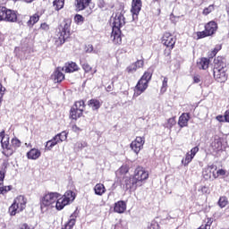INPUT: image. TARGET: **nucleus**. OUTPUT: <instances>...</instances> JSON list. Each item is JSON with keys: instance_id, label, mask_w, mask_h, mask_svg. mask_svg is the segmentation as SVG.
<instances>
[{"instance_id": "f257e3e1", "label": "nucleus", "mask_w": 229, "mask_h": 229, "mask_svg": "<svg viewBox=\"0 0 229 229\" xmlns=\"http://www.w3.org/2000/svg\"><path fill=\"white\" fill-rule=\"evenodd\" d=\"M153 77V70L148 69L141 78L137 82L136 86L134 87V94L133 98H139L140 94H143V92H146V89H148L149 85V81H151V78Z\"/></svg>"}, {"instance_id": "f03ea898", "label": "nucleus", "mask_w": 229, "mask_h": 229, "mask_svg": "<svg viewBox=\"0 0 229 229\" xmlns=\"http://www.w3.org/2000/svg\"><path fill=\"white\" fill-rule=\"evenodd\" d=\"M71 24H72V19L71 18H64L63 22L60 23L57 27L58 30V40L60 46L65 44V40L71 38Z\"/></svg>"}, {"instance_id": "7ed1b4c3", "label": "nucleus", "mask_w": 229, "mask_h": 229, "mask_svg": "<svg viewBox=\"0 0 229 229\" xmlns=\"http://www.w3.org/2000/svg\"><path fill=\"white\" fill-rule=\"evenodd\" d=\"M60 198V193L58 192H49L45 194L40 199V208L41 210H47V208H56V203Z\"/></svg>"}, {"instance_id": "20e7f679", "label": "nucleus", "mask_w": 229, "mask_h": 229, "mask_svg": "<svg viewBox=\"0 0 229 229\" xmlns=\"http://www.w3.org/2000/svg\"><path fill=\"white\" fill-rule=\"evenodd\" d=\"M218 29L219 26L217 25V22H216L215 21H208L204 25V30L196 32L197 40H201V38H207V37H214V35L217 33Z\"/></svg>"}, {"instance_id": "39448f33", "label": "nucleus", "mask_w": 229, "mask_h": 229, "mask_svg": "<svg viewBox=\"0 0 229 229\" xmlns=\"http://www.w3.org/2000/svg\"><path fill=\"white\" fill-rule=\"evenodd\" d=\"M149 178V173L146 171L142 166H138L134 171V176L132 177V187H140L142 182Z\"/></svg>"}, {"instance_id": "423d86ee", "label": "nucleus", "mask_w": 229, "mask_h": 229, "mask_svg": "<svg viewBox=\"0 0 229 229\" xmlns=\"http://www.w3.org/2000/svg\"><path fill=\"white\" fill-rule=\"evenodd\" d=\"M17 13L6 6H0V21L17 22Z\"/></svg>"}, {"instance_id": "0eeeda50", "label": "nucleus", "mask_w": 229, "mask_h": 229, "mask_svg": "<svg viewBox=\"0 0 229 229\" xmlns=\"http://www.w3.org/2000/svg\"><path fill=\"white\" fill-rule=\"evenodd\" d=\"M26 208V199L24 196L20 195L14 199L13 204L9 208V212L11 216H15L19 212H22Z\"/></svg>"}, {"instance_id": "6e6552de", "label": "nucleus", "mask_w": 229, "mask_h": 229, "mask_svg": "<svg viewBox=\"0 0 229 229\" xmlns=\"http://www.w3.org/2000/svg\"><path fill=\"white\" fill-rule=\"evenodd\" d=\"M76 196H74V192L72 191H67L62 198L56 202V210H63L66 205L69 203H72V200L75 199Z\"/></svg>"}, {"instance_id": "1a4fd4ad", "label": "nucleus", "mask_w": 229, "mask_h": 229, "mask_svg": "<svg viewBox=\"0 0 229 229\" xmlns=\"http://www.w3.org/2000/svg\"><path fill=\"white\" fill-rule=\"evenodd\" d=\"M161 44L167 49H174V46H176V38L174 35L171 34V32L165 31L161 37Z\"/></svg>"}, {"instance_id": "9d476101", "label": "nucleus", "mask_w": 229, "mask_h": 229, "mask_svg": "<svg viewBox=\"0 0 229 229\" xmlns=\"http://www.w3.org/2000/svg\"><path fill=\"white\" fill-rule=\"evenodd\" d=\"M126 24V18H124V5L122 6V11L116 13L114 17L113 30H121Z\"/></svg>"}, {"instance_id": "9b49d317", "label": "nucleus", "mask_w": 229, "mask_h": 229, "mask_svg": "<svg viewBox=\"0 0 229 229\" xmlns=\"http://www.w3.org/2000/svg\"><path fill=\"white\" fill-rule=\"evenodd\" d=\"M226 68H213V78L217 83H225L228 80V73Z\"/></svg>"}, {"instance_id": "f8f14e48", "label": "nucleus", "mask_w": 229, "mask_h": 229, "mask_svg": "<svg viewBox=\"0 0 229 229\" xmlns=\"http://www.w3.org/2000/svg\"><path fill=\"white\" fill-rule=\"evenodd\" d=\"M140 10H142V0H132L131 13L132 15V20L139 19V14L140 13Z\"/></svg>"}, {"instance_id": "ddd939ff", "label": "nucleus", "mask_w": 229, "mask_h": 229, "mask_svg": "<svg viewBox=\"0 0 229 229\" xmlns=\"http://www.w3.org/2000/svg\"><path fill=\"white\" fill-rule=\"evenodd\" d=\"M62 71H64V68L58 66L52 73L51 80H53L55 83H62L64 80H65V74H64Z\"/></svg>"}, {"instance_id": "4468645a", "label": "nucleus", "mask_w": 229, "mask_h": 229, "mask_svg": "<svg viewBox=\"0 0 229 229\" xmlns=\"http://www.w3.org/2000/svg\"><path fill=\"white\" fill-rule=\"evenodd\" d=\"M198 151H199V148L198 147H194L193 148H191V152H188L185 158L182 160V164H183V165H189V164L192 162V158L196 157V153H198Z\"/></svg>"}, {"instance_id": "2eb2a0df", "label": "nucleus", "mask_w": 229, "mask_h": 229, "mask_svg": "<svg viewBox=\"0 0 229 229\" xmlns=\"http://www.w3.org/2000/svg\"><path fill=\"white\" fill-rule=\"evenodd\" d=\"M121 30L113 29L111 33V38H113V44L115 46H121L123 44V38L121 37Z\"/></svg>"}, {"instance_id": "dca6fc26", "label": "nucleus", "mask_w": 229, "mask_h": 229, "mask_svg": "<svg viewBox=\"0 0 229 229\" xmlns=\"http://www.w3.org/2000/svg\"><path fill=\"white\" fill-rule=\"evenodd\" d=\"M64 69V72L66 73H72V72H76L80 71V66L75 62H67L64 64V66L62 67Z\"/></svg>"}, {"instance_id": "f3484780", "label": "nucleus", "mask_w": 229, "mask_h": 229, "mask_svg": "<svg viewBox=\"0 0 229 229\" xmlns=\"http://www.w3.org/2000/svg\"><path fill=\"white\" fill-rule=\"evenodd\" d=\"M67 140V132L62 131L61 133L55 135L51 140H48L47 144H60Z\"/></svg>"}, {"instance_id": "a211bd4d", "label": "nucleus", "mask_w": 229, "mask_h": 229, "mask_svg": "<svg viewBox=\"0 0 229 229\" xmlns=\"http://www.w3.org/2000/svg\"><path fill=\"white\" fill-rule=\"evenodd\" d=\"M92 0H75V8L77 12H83L90 6Z\"/></svg>"}, {"instance_id": "6ab92c4d", "label": "nucleus", "mask_w": 229, "mask_h": 229, "mask_svg": "<svg viewBox=\"0 0 229 229\" xmlns=\"http://www.w3.org/2000/svg\"><path fill=\"white\" fill-rule=\"evenodd\" d=\"M189 121H191V114L190 113H182L179 116L178 124L180 128H185L189 126Z\"/></svg>"}, {"instance_id": "aec40b11", "label": "nucleus", "mask_w": 229, "mask_h": 229, "mask_svg": "<svg viewBox=\"0 0 229 229\" xmlns=\"http://www.w3.org/2000/svg\"><path fill=\"white\" fill-rule=\"evenodd\" d=\"M213 69H226V58L218 55L214 59Z\"/></svg>"}, {"instance_id": "412c9836", "label": "nucleus", "mask_w": 229, "mask_h": 229, "mask_svg": "<svg viewBox=\"0 0 229 229\" xmlns=\"http://www.w3.org/2000/svg\"><path fill=\"white\" fill-rule=\"evenodd\" d=\"M210 65V59L207 57H200L197 61V67L199 71H207Z\"/></svg>"}, {"instance_id": "4be33fe9", "label": "nucleus", "mask_w": 229, "mask_h": 229, "mask_svg": "<svg viewBox=\"0 0 229 229\" xmlns=\"http://www.w3.org/2000/svg\"><path fill=\"white\" fill-rule=\"evenodd\" d=\"M2 153L5 157H12L13 155V152L15 151V148L13 144H2Z\"/></svg>"}, {"instance_id": "5701e85b", "label": "nucleus", "mask_w": 229, "mask_h": 229, "mask_svg": "<svg viewBox=\"0 0 229 229\" xmlns=\"http://www.w3.org/2000/svg\"><path fill=\"white\" fill-rule=\"evenodd\" d=\"M88 106L94 112H98L101 108V101L98 98H91L88 101Z\"/></svg>"}, {"instance_id": "b1692460", "label": "nucleus", "mask_w": 229, "mask_h": 229, "mask_svg": "<svg viewBox=\"0 0 229 229\" xmlns=\"http://www.w3.org/2000/svg\"><path fill=\"white\" fill-rule=\"evenodd\" d=\"M114 210L116 214H124L126 211V202H124V200H119L114 203Z\"/></svg>"}, {"instance_id": "393cba45", "label": "nucleus", "mask_w": 229, "mask_h": 229, "mask_svg": "<svg viewBox=\"0 0 229 229\" xmlns=\"http://www.w3.org/2000/svg\"><path fill=\"white\" fill-rule=\"evenodd\" d=\"M83 116V111H81L80 109H77L74 106H72L70 110V117L71 119H73L74 121H78L80 117Z\"/></svg>"}, {"instance_id": "a878e982", "label": "nucleus", "mask_w": 229, "mask_h": 229, "mask_svg": "<svg viewBox=\"0 0 229 229\" xmlns=\"http://www.w3.org/2000/svg\"><path fill=\"white\" fill-rule=\"evenodd\" d=\"M40 150L37 148H32L27 153V157L30 160H37L38 158H40Z\"/></svg>"}, {"instance_id": "bb28decb", "label": "nucleus", "mask_w": 229, "mask_h": 229, "mask_svg": "<svg viewBox=\"0 0 229 229\" xmlns=\"http://www.w3.org/2000/svg\"><path fill=\"white\" fill-rule=\"evenodd\" d=\"M40 21V14L38 13H34L30 17V20L27 21V26L29 28H33V25L37 24Z\"/></svg>"}, {"instance_id": "cd10ccee", "label": "nucleus", "mask_w": 229, "mask_h": 229, "mask_svg": "<svg viewBox=\"0 0 229 229\" xmlns=\"http://www.w3.org/2000/svg\"><path fill=\"white\" fill-rule=\"evenodd\" d=\"M95 194L97 196H103L105 192H106V189L105 188V185L102 183H98L94 187Z\"/></svg>"}, {"instance_id": "c85d7f7f", "label": "nucleus", "mask_w": 229, "mask_h": 229, "mask_svg": "<svg viewBox=\"0 0 229 229\" xmlns=\"http://www.w3.org/2000/svg\"><path fill=\"white\" fill-rule=\"evenodd\" d=\"M98 8H101V10H110L115 5L114 4H109L105 0H98Z\"/></svg>"}, {"instance_id": "c756f323", "label": "nucleus", "mask_w": 229, "mask_h": 229, "mask_svg": "<svg viewBox=\"0 0 229 229\" xmlns=\"http://www.w3.org/2000/svg\"><path fill=\"white\" fill-rule=\"evenodd\" d=\"M72 106L73 108H77V110H81V112H85L87 105L85 104L84 100L81 99L75 101Z\"/></svg>"}, {"instance_id": "7c9ffc66", "label": "nucleus", "mask_w": 229, "mask_h": 229, "mask_svg": "<svg viewBox=\"0 0 229 229\" xmlns=\"http://www.w3.org/2000/svg\"><path fill=\"white\" fill-rule=\"evenodd\" d=\"M65 5V0H54L53 1V6L55 10V12H60L62 8Z\"/></svg>"}, {"instance_id": "2f4dec72", "label": "nucleus", "mask_w": 229, "mask_h": 229, "mask_svg": "<svg viewBox=\"0 0 229 229\" xmlns=\"http://www.w3.org/2000/svg\"><path fill=\"white\" fill-rule=\"evenodd\" d=\"M0 144H10V136L4 131L0 132Z\"/></svg>"}, {"instance_id": "473e14b6", "label": "nucleus", "mask_w": 229, "mask_h": 229, "mask_svg": "<svg viewBox=\"0 0 229 229\" xmlns=\"http://www.w3.org/2000/svg\"><path fill=\"white\" fill-rule=\"evenodd\" d=\"M214 10H216V5L214 4H209L208 7H205L203 9L202 15L207 17V15H210V13H212V12H214Z\"/></svg>"}, {"instance_id": "72a5a7b5", "label": "nucleus", "mask_w": 229, "mask_h": 229, "mask_svg": "<svg viewBox=\"0 0 229 229\" xmlns=\"http://www.w3.org/2000/svg\"><path fill=\"white\" fill-rule=\"evenodd\" d=\"M76 225V213H73L71 216L70 220L68 221V223L65 225V226L67 228L72 229V226H74Z\"/></svg>"}, {"instance_id": "f704fd0d", "label": "nucleus", "mask_w": 229, "mask_h": 229, "mask_svg": "<svg viewBox=\"0 0 229 229\" xmlns=\"http://www.w3.org/2000/svg\"><path fill=\"white\" fill-rule=\"evenodd\" d=\"M125 189H132L133 191L137 189V187L133 186V177L125 179Z\"/></svg>"}, {"instance_id": "c9c22d12", "label": "nucleus", "mask_w": 229, "mask_h": 229, "mask_svg": "<svg viewBox=\"0 0 229 229\" xmlns=\"http://www.w3.org/2000/svg\"><path fill=\"white\" fill-rule=\"evenodd\" d=\"M226 205H228V198L225 196L220 197L218 200V207H220V208H225Z\"/></svg>"}, {"instance_id": "e433bc0d", "label": "nucleus", "mask_w": 229, "mask_h": 229, "mask_svg": "<svg viewBox=\"0 0 229 229\" xmlns=\"http://www.w3.org/2000/svg\"><path fill=\"white\" fill-rule=\"evenodd\" d=\"M128 171H130L128 165H123L116 172V176H119V174H126Z\"/></svg>"}, {"instance_id": "4c0bfd02", "label": "nucleus", "mask_w": 229, "mask_h": 229, "mask_svg": "<svg viewBox=\"0 0 229 229\" xmlns=\"http://www.w3.org/2000/svg\"><path fill=\"white\" fill-rule=\"evenodd\" d=\"M176 124V117L174 116L172 118H169L165 123V128H168V130H171L173 126H175Z\"/></svg>"}, {"instance_id": "58836bf2", "label": "nucleus", "mask_w": 229, "mask_h": 229, "mask_svg": "<svg viewBox=\"0 0 229 229\" xmlns=\"http://www.w3.org/2000/svg\"><path fill=\"white\" fill-rule=\"evenodd\" d=\"M74 22L76 24H83V22H85V18L81 14H75Z\"/></svg>"}, {"instance_id": "ea45409f", "label": "nucleus", "mask_w": 229, "mask_h": 229, "mask_svg": "<svg viewBox=\"0 0 229 229\" xmlns=\"http://www.w3.org/2000/svg\"><path fill=\"white\" fill-rule=\"evenodd\" d=\"M126 72H128V74H133V72H137V66L132 63L126 68Z\"/></svg>"}, {"instance_id": "a19ab883", "label": "nucleus", "mask_w": 229, "mask_h": 229, "mask_svg": "<svg viewBox=\"0 0 229 229\" xmlns=\"http://www.w3.org/2000/svg\"><path fill=\"white\" fill-rule=\"evenodd\" d=\"M212 167L208 166L206 168V170L203 172V176L206 178V180H208V178H212Z\"/></svg>"}, {"instance_id": "79ce46f5", "label": "nucleus", "mask_w": 229, "mask_h": 229, "mask_svg": "<svg viewBox=\"0 0 229 229\" xmlns=\"http://www.w3.org/2000/svg\"><path fill=\"white\" fill-rule=\"evenodd\" d=\"M131 149H132V151H134V153L139 154V152L140 151V149H142V145H137V144H131L130 145Z\"/></svg>"}, {"instance_id": "37998d69", "label": "nucleus", "mask_w": 229, "mask_h": 229, "mask_svg": "<svg viewBox=\"0 0 229 229\" xmlns=\"http://www.w3.org/2000/svg\"><path fill=\"white\" fill-rule=\"evenodd\" d=\"M169 81V79L167 77H164L162 87H161V92H166L167 91V83Z\"/></svg>"}, {"instance_id": "c03bdc74", "label": "nucleus", "mask_w": 229, "mask_h": 229, "mask_svg": "<svg viewBox=\"0 0 229 229\" xmlns=\"http://www.w3.org/2000/svg\"><path fill=\"white\" fill-rule=\"evenodd\" d=\"M133 64L136 66V69H142L144 67V59L137 60Z\"/></svg>"}, {"instance_id": "a18cd8bd", "label": "nucleus", "mask_w": 229, "mask_h": 229, "mask_svg": "<svg viewBox=\"0 0 229 229\" xmlns=\"http://www.w3.org/2000/svg\"><path fill=\"white\" fill-rule=\"evenodd\" d=\"M82 69L85 72H92V66L89 64L88 63H84L82 64Z\"/></svg>"}, {"instance_id": "49530a36", "label": "nucleus", "mask_w": 229, "mask_h": 229, "mask_svg": "<svg viewBox=\"0 0 229 229\" xmlns=\"http://www.w3.org/2000/svg\"><path fill=\"white\" fill-rule=\"evenodd\" d=\"M226 174V171L224 169H219L216 174H213V178H217L218 176H225Z\"/></svg>"}, {"instance_id": "de8ad7c7", "label": "nucleus", "mask_w": 229, "mask_h": 229, "mask_svg": "<svg viewBox=\"0 0 229 229\" xmlns=\"http://www.w3.org/2000/svg\"><path fill=\"white\" fill-rule=\"evenodd\" d=\"M134 142H135V144H144L146 142V138H144V137H136Z\"/></svg>"}, {"instance_id": "09e8293b", "label": "nucleus", "mask_w": 229, "mask_h": 229, "mask_svg": "<svg viewBox=\"0 0 229 229\" xmlns=\"http://www.w3.org/2000/svg\"><path fill=\"white\" fill-rule=\"evenodd\" d=\"M199 192H201L202 194H208L209 191H208V187L207 186H201L199 189Z\"/></svg>"}, {"instance_id": "8fccbe9b", "label": "nucleus", "mask_w": 229, "mask_h": 229, "mask_svg": "<svg viewBox=\"0 0 229 229\" xmlns=\"http://www.w3.org/2000/svg\"><path fill=\"white\" fill-rule=\"evenodd\" d=\"M10 191V186L0 187V194H6Z\"/></svg>"}, {"instance_id": "3c124183", "label": "nucleus", "mask_w": 229, "mask_h": 229, "mask_svg": "<svg viewBox=\"0 0 229 229\" xmlns=\"http://www.w3.org/2000/svg\"><path fill=\"white\" fill-rule=\"evenodd\" d=\"M40 30H43V31H49V24L46 22L41 23Z\"/></svg>"}, {"instance_id": "603ef678", "label": "nucleus", "mask_w": 229, "mask_h": 229, "mask_svg": "<svg viewBox=\"0 0 229 229\" xmlns=\"http://www.w3.org/2000/svg\"><path fill=\"white\" fill-rule=\"evenodd\" d=\"M193 83H201V76L194 75L193 76Z\"/></svg>"}, {"instance_id": "864d4df0", "label": "nucleus", "mask_w": 229, "mask_h": 229, "mask_svg": "<svg viewBox=\"0 0 229 229\" xmlns=\"http://www.w3.org/2000/svg\"><path fill=\"white\" fill-rule=\"evenodd\" d=\"M172 51H173V49H171V48L165 49V51H164L165 56H166L167 58H171Z\"/></svg>"}, {"instance_id": "5fc2aeb1", "label": "nucleus", "mask_w": 229, "mask_h": 229, "mask_svg": "<svg viewBox=\"0 0 229 229\" xmlns=\"http://www.w3.org/2000/svg\"><path fill=\"white\" fill-rule=\"evenodd\" d=\"M222 48H223V47L221 45H216L212 51L216 55H217V53H219V50L222 49Z\"/></svg>"}, {"instance_id": "6e6d98bb", "label": "nucleus", "mask_w": 229, "mask_h": 229, "mask_svg": "<svg viewBox=\"0 0 229 229\" xmlns=\"http://www.w3.org/2000/svg\"><path fill=\"white\" fill-rule=\"evenodd\" d=\"M149 229H160V225H158V223L153 222V223L150 225Z\"/></svg>"}, {"instance_id": "4d7b16f0", "label": "nucleus", "mask_w": 229, "mask_h": 229, "mask_svg": "<svg viewBox=\"0 0 229 229\" xmlns=\"http://www.w3.org/2000/svg\"><path fill=\"white\" fill-rule=\"evenodd\" d=\"M4 182V171H0V185H3Z\"/></svg>"}, {"instance_id": "13d9d810", "label": "nucleus", "mask_w": 229, "mask_h": 229, "mask_svg": "<svg viewBox=\"0 0 229 229\" xmlns=\"http://www.w3.org/2000/svg\"><path fill=\"white\" fill-rule=\"evenodd\" d=\"M216 121H218V123H225V116H223V114H218L216 117Z\"/></svg>"}, {"instance_id": "bf43d9fd", "label": "nucleus", "mask_w": 229, "mask_h": 229, "mask_svg": "<svg viewBox=\"0 0 229 229\" xmlns=\"http://www.w3.org/2000/svg\"><path fill=\"white\" fill-rule=\"evenodd\" d=\"M224 119L225 123H229V109L225 112Z\"/></svg>"}, {"instance_id": "052dcab7", "label": "nucleus", "mask_w": 229, "mask_h": 229, "mask_svg": "<svg viewBox=\"0 0 229 229\" xmlns=\"http://www.w3.org/2000/svg\"><path fill=\"white\" fill-rule=\"evenodd\" d=\"M72 131L78 132V131H81V129H80V127H78V125L74 124L72 127Z\"/></svg>"}, {"instance_id": "680f3d73", "label": "nucleus", "mask_w": 229, "mask_h": 229, "mask_svg": "<svg viewBox=\"0 0 229 229\" xmlns=\"http://www.w3.org/2000/svg\"><path fill=\"white\" fill-rule=\"evenodd\" d=\"M6 92V88L3 86V83L0 82V94H4Z\"/></svg>"}, {"instance_id": "e2e57ef3", "label": "nucleus", "mask_w": 229, "mask_h": 229, "mask_svg": "<svg viewBox=\"0 0 229 229\" xmlns=\"http://www.w3.org/2000/svg\"><path fill=\"white\" fill-rule=\"evenodd\" d=\"M216 56V54L213 53V51L211 50L208 55V60H212V58H214Z\"/></svg>"}, {"instance_id": "0e129e2a", "label": "nucleus", "mask_w": 229, "mask_h": 229, "mask_svg": "<svg viewBox=\"0 0 229 229\" xmlns=\"http://www.w3.org/2000/svg\"><path fill=\"white\" fill-rule=\"evenodd\" d=\"M87 53H92L94 51V47L92 45H88Z\"/></svg>"}, {"instance_id": "69168bd1", "label": "nucleus", "mask_w": 229, "mask_h": 229, "mask_svg": "<svg viewBox=\"0 0 229 229\" xmlns=\"http://www.w3.org/2000/svg\"><path fill=\"white\" fill-rule=\"evenodd\" d=\"M53 146H55V144H50L49 146L46 145L45 146L46 151H50V149H53Z\"/></svg>"}, {"instance_id": "338daca9", "label": "nucleus", "mask_w": 229, "mask_h": 229, "mask_svg": "<svg viewBox=\"0 0 229 229\" xmlns=\"http://www.w3.org/2000/svg\"><path fill=\"white\" fill-rule=\"evenodd\" d=\"M20 140H17V139H13L12 140V144H20Z\"/></svg>"}, {"instance_id": "774afa93", "label": "nucleus", "mask_w": 229, "mask_h": 229, "mask_svg": "<svg viewBox=\"0 0 229 229\" xmlns=\"http://www.w3.org/2000/svg\"><path fill=\"white\" fill-rule=\"evenodd\" d=\"M3 98H4V93H0V105L3 103Z\"/></svg>"}]
</instances>
